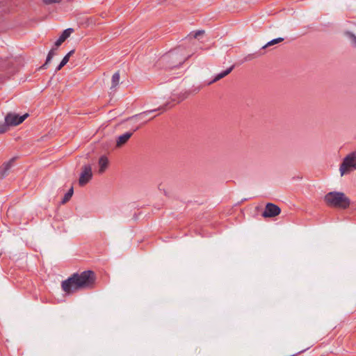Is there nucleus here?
<instances>
[{
  "label": "nucleus",
  "instance_id": "f257e3e1",
  "mask_svg": "<svg viewBox=\"0 0 356 356\" xmlns=\"http://www.w3.org/2000/svg\"><path fill=\"white\" fill-rule=\"evenodd\" d=\"M95 280V273L92 270L76 273L62 282L61 288L65 293L71 294L81 289L93 288Z\"/></svg>",
  "mask_w": 356,
  "mask_h": 356
},
{
  "label": "nucleus",
  "instance_id": "f03ea898",
  "mask_svg": "<svg viewBox=\"0 0 356 356\" xmlns=\"http://www.w3.org/2000/svg\"><path fill=\"white\" fill-rule=\"evenodd\" d=\"M183 48L175 49L163 55L160 62L167 68L172 69L181 65L191 56H186Z\"/></svg>",
  "mask_w": 356,
  "mask_h": 356
},
{
  "label": "nucleus",
  "instance_id": "7ed1b4c3",
  "mask_svg": "<svg viewBox=\"0 0 356 356\" xmlns=\"http://www.w3.org/2000/svg\"><path fill=\"white\" fill-rule=\"evenodd\" d=\"M324 200L328 206L343 209H347L350 204V199L341 192H330Z\"/></svg>",
  "mask_w": 356,
  "mask_h": 356
},
{
  "label": "nucleus",
  "instance_id": "20e7f679",
  "mask_svg": "<svg viewBox=\"0 0 356 356\" xmlns=\"http://www.w3.org/2000/svg\"><path fill=\"white\" fill-rule=\"evenodd\" d=\"M356 169V152H352L347 155L340 165L341 175Z\"/></svg>",
  "mask_w": 356,
  "mask_h": 356
},
{
  "label": "nucleus",
  "instance_id": "39448f33",
  "mask_svg": "<svg viewBox=\"0 0 356 356\" xmlns=\"http://www.w3.org/2000/svg\"><path fill=\"white\" fill-rule=\"evenodd\" d=\"M28 116V113L20 116L18 114L14 113H8L5 116V120L7 122L10 127H13L22 123Z\"/></svg>",
  "mask_w": 356,
  "mask_h": 356
},
{
  "label": "nucleus",
  "instance_id": "423d86ee",
  "mask_svg": "<svg viewBox=\"0 0 356 356\" xmlns=\"http://www.w3.org/2000/svg\"><path fill=\"white\" fill-rule=\"evenodd\" d=\"M92 177V168L90 165H85L82 167V172L79 179V184L81 186L88 184Z\"/></svg>",
  "mask_w": 356,
  "mask_h": 356
},
{
  "label": "nucleus",
  "instance_id": "0eeeda50",
  "mask_svg": "<svg viewBox=\"0 0 356 356\" xmlns=\"http://www.w3.org/2000/svg\"><path fill=\"white\" fill-rule=\"evenodd\" d=\"M281 212L280 208L273 203H268L262 213L264 218H273L278 216Z\"/></svg>",
  "mask_w": 356,
  "mask_h": 356
},
{
  "label": "nucleus",
  "instance_id": "6e6552de",
  "mask_svg": "<svg viewBox=\"0 0 356 356\" xmlns=\"http://www.w3.org/2000/svg\"><path fill=\"white\" fill-rule=\"evenodd\" d=\"M0 71L5 72L6 76L9 77L15 72L13 61L10 59L0 60Z\"/></svg>",
  "mask_w": 356,
  "mask_h": 356
},
{
  "label": "nucleus",
  "instance_id": "1a4fd4ad",
  "mask_svg": "<svg viewBox=\"0 0 356 356\" xmlns=\"http://www.w3.org/2000/svg\"><path fill=\"white\" fill-rule=\"evenodd\" d=\"M138 129H139V127H137L132 131L127 132V133L120 136L117 140L116 146L119 147H121L123 145H124L129 140V139L131 137L134 132L136 131V130H138Z\"/></svg>",
  "mask_w": 356,
  "mask_h": 356
},
{
  "label": "nucleus",
  "instance_id": "9d476101",
  "mask_svg": "<svg viewBox=\"0 0 356 356\" xmlns=\"http://www.w3.org/2000/svg\"><path fill=\"white\" fill-rule=\"evenodd\" d=\"M15 159V158L13 157L8 162L3 163L0 166V179L3 178L7 175V172L13 165V163L14 162Z\"/></svg>",
  "mask_w": 356,
  "mask_h": 356
},
{
  "label": "nucleus",
  "instance_id": "9b49d317",
  "mask_svg": "<svg viewBox=\"0 0 356 356\" xmlns=\"http://www.w3.org/2000/svg\"><path fill=\"white\" fill-rule=\"evenodd\" d=\"M74 31L73 29L69 28L65 29L59 38L55 42L54 46L56 47H58L61 45V44L67 38L70 37V34Z\"/></svg>",
  "mask_w": 356,
  "mask_h": 356
},
{
  "label": "nucleus",
  "instance_id": "f8f14e48",
  "mask_svg": "<svg viewBox=\"0 0 356 356\" xmlns=\"http://www.w3.org/2000/svg\"><path fill=\"white\" fill-rule=\"evenodd\" d=\"M108 165V160L106 156H102L99 159V173L102 174L105 172Z\"/></svg>",
  "mask_w": 356,
  "mask_h": 356
},
{
  "label": "nucleus",
  "instance_id": "ddd939ff",
  "mask_svg": "<svg viewBox=\"0 0 356 356\" xmlns=\"http://www.w3.org/2000/svg\"><path fill=\"white\" fill-rule=\"evenodd\" d=\"M234 67V66L232 65L229 68L227 69L226 70H225V71L222 72L221 73L217 74L215 76V78L213 79V80L211 81L209 84L213 83L220 80L221 79L224 78L225 76L228 75L233 70Z\"/></svg>",
  "mask_w": 356,
  "mask_h": 356
},
{
  "label": "nucleus",
  "instance_id": "4468645a",
  "mask_svg": "<svg viewBox=\"0 0 356 356\" xmlns=\"http://www.w3.org/2000/svg\"><path fill=\"white\" fill-rule=\"evenodd\" d=\"M234 67V66L232 65L229 68L227 69L226 70H225V71L222 72L221 73L217 74L215 76V78L213 79V80L211 81L209 84L213 83L220 80L221 79L224 78L225 76L228 75L233 70Z\"/></svg>",
  "mask_w": 356,
  "mask_h": 356
},
{
  "label": "nucleus",
  "instance_id": "2eb2a0df",
  "mask_svg": "<svg viewBox=\"0 0 356 356\" xmlns=\"http://www.w3.org/2000/svg\"><path fill=\"white\" fill-rule=\"evenodd\" d=\"M58 47H55L52 48L49 52L48 53V55L47 56L46 61L44 64L40 67V68L44 69L46 68L47 65L51 61L54 56L55 55V51L57 49Z\"/></svg>",
  "mask_w": 356,
  "mask_h": 356
},
{
  "label": "nucleus",
  "instance_id": "dca6fc26",
  "mask_svg": "<svg viewBox=\"0 0 356 356\" xmlns=\"http://www.w3.org/2000/svg\"><path fill=\"white\" fill-rule=\"evenodd\" d=\"M120 83V73L119 72H116L113 74L111 79V88H116Z\"/></svg>",
  "mask_w": 356,
  "mask_h": 356
},
{
  "label": "nucleus",
  "instance_id": "f3484780",
  "mask_svg": "<svg viewBox=\"0 0 356 356\" xmlns=\"http://www.w3.org/2000/svg\"><path fill=\"white\" fill-rule=\"evenodd\" d=\"M345 35L350 39L352 45L356 48V35L350 31H346Z\"/></svg>",
  "mask_w": 356,
  "mask_h": 356
},
{
  "label": "nucleus",
  "instance_id": "a211bd4d",
  "mask_svg": "<svg viewBox=\"0 0 356 356\" xmlns=\"http://www.w3.org/2000/svg\"><path fill=\"white\" fill-rule=\"evenodd\" d=\"M283 40H284L283 38H277L273 39V40H270V42H268V43H266L264 46H263L262 49H266L268 47L276 44L279 42H282Z\"/></svg>",
  "mask_w": 356,
  "mask_h": 356
},
{
  "label": "nucleus",
  "instance_id": "6ab92c4d",
  "mask_svg": "<svg viewBox=\"0 0 356 356\" xmlns=\"http://www.w3.org/2000/svg\"><path fill=\"white\" fill-rule=\"evenodd\" d=\"M73 193H74V191H73V188L72 187L68 191L67 193H65L64 197L63 198L61 202L63 204H65L67 202H68L70 198L72 197V195H73Z\"/></svg>",
  "mask_w": 356,
  "mask_h": 356
},
{
  "label": "nucleus",
  "instance_id": "aec40b11",
  "mask_svg": "<svg viewBox=\"0 0 356 356\" xmlns=\"http://www.w3.org/2000/svg\"><path fill=\"white\" fill-rule=\"evenodd\" d=\"M10 126L8 125V124L7 123V122H0V134H4L5 132H6L8 129H9Z\"/></svg>",
  "mask_w": 356,
  "mask_h": 356
},
{
  "label": "nucleus",
  "instance_id": "412c9836",
  "mask_svg": "<svg viewBox=\"0 0 356 356\" xmlns=\"http://www.w3.org/2000/svg\"><path fill=\"white\" fill-rule=\"evenodd\" d=\"M74 53V49H72L70 51H69L65 56L64 58H63V63H65L67 64L70 60V58L71 56L73 55V54Z\"/></svg>",
  "mask_w": 356,
  "mask_h": 356
},
{
  "label": "nucleus",
  "instance_id": "4be33fe9",
  "mask_svg": "<svg viewBox=\"0 0 356 356\" xmlns=\"http://www.w3.org/2000/svg\"><path fill=\"white\" fill-rule=\"evenodd\" d=\"M60 1H61V0H43V2L46 5H49V4H52V3H59Z\"/></svg>",
  "mask_w": 356,
  "mask_h": 356
},
{
  "label": "nucleus",
  "instance_id": "5701e85b",
  "mask_svg": "<svg viewBox=\"0 0 356 356\" xmlns=\"http://www.w3.org/2000/svg\"><path fill=\"white\" fill-rule=\"evenodd\" d=\"M204 33V31H197L195 33L194 35H193V38H197L200 35H203Z\"/></svg>",
  "mask_w": 356,
  "mask_h": 356
},
{
  "label": "nucleus",
  "instance_id": "b1692460",
  "mask_svg": "<svg viewBox=\"0 0 356 356\" xmlns=\"http://www.w3.org/2000/svg\"><path fill=\"white\" fill-rule=\"evenodd\" d=\"M66 64L63 63V61L61 60L60 63L58 65V66L56 69V72H58L61 70V68L65 66Z\"/></svg>",
  "mask_w": 356,
  "mask_h": 356
},
{
  "label": "nucleus",
  "instance_id": "393cba45",
  "mask_svg": "<svg viewBox=\"0 0 356 356\" xmlns=\"http://www.w3.org/2000/svg\"><path fill=\"white\" fill-rule=\"evenodd\" d=\"M186 97H187V95H185V94L182 95L180 97H179L177 102H180L183 101Z\"/></svg>",
  "mask_w": 356,
  "mask_h": 356
},
{
  "label": "nucleus",
  "instance_id": "a878e982",
  "mask_svg": "<svg viewBox=\"0 0 356 356\" xmlns=\"http://www.w3.org/2000/svg\"><path fill=\"white\" fill-rule=\"evenodd\" d=\"M154 111L155 110L145 111V112L142 113V114H145V113H151V112ZM140 115H141V113Z\"/></svg>",
  "mask_w": 356,
  "mask_h": 356
},
{
  "label": "nucleus",
  "instance_id": "bb28decb",
  "mask_svg": "<svg viewBox=\"0 0 356 356\" xmlns=\"http://www.w3.org/2000/svg\"><path fill=\"white\" fill-rule=\"evenodd\" d=\"M138 115H134L133 117H131V118H136V117H137Z\"/></svg>",
  "mask_w": 356,
  "mask_h": 356
}]
</instances>
